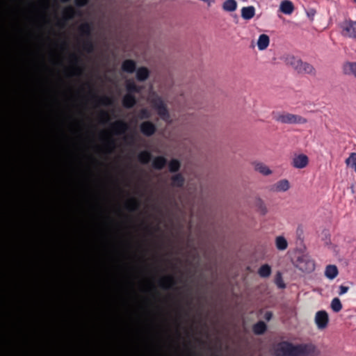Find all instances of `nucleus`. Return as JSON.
<instances>
[{
  "mask_svg": "<svg viewBox=\"0 0 356 356\" xmlns=\"http://www.w3.org/2000/svg\"><path fill=\"white\" fill-rule=\"evenodd\" d=\"M339 289H340V291L339 292V294L343 295L348 291L349 288L348 286L341 285V286H340Z\"/></svg>",
  "mask_w": 356,
  "mask_h": 356,
  "instance_id": "nucleus-48",
  "label": "nucleus"
},
{
  "mask_svg": "<svg viewBox=\"0 0 356 356\" xmlns=\"http://www.w3.org/2000/svg\"><path fill=\"white\" fill-rule=\"evenodd\" d=\"M127 94L138 93L141 91L142 87L137 86L133 81H127L126 83Z\"/></svg>",
  "mask_w": 356,
  "mask_h": 356,
  "instance_id": "nucleus-28",
  "label": "nucleus"
},
{
  "mask_svg": "<svg viewBox=\"0 0 356 356\" xmlns=\"http://www.w3.org/2000/svg\"><path fill=\"white\" fill-rule=\"evenodd\" d=\"M167 164V159L163 156L155 157L152 161V167L156 170H162Z\"/></svg>",
  "mask_w": 356,
  "mask_h": 356,
  "instance_id": "nucleus-22",
  "label": "nucleus"
},
{
  "mask_svg": "<svg viewBox=\"0 0 356 356\" xmlns=\"http://www.w3.org/2000/svg\"><path fill=\"white\" fill-rule=\"evenodd\" d=\"M170 179V185L172 187L181 188L183 187L185 183V179L184 176L180 173L172 176Z\"/></svg>",
  "mask_w": 356,
  "mask_h": 356,
  "instance_id": "nucleus-20",
  "label": "nucleus"
},
{
  "mask_svg": "<svg viewBox=\"0 0 356 356\" xmlns=\"http://www.w3.org/2000/svg\"><path fill=\"white\" fill-rule=\"evenodd\" d=\"M54 245L51 241L44 239V238H39L37 241V247L40 248H49Z\"/></svg>",
  "mask_w": 356,
  "mask_h": 356,
  "instance_id": "nucleus-37",
  "label": "nucleus"
},
{
  "mask_svg": "<svg viewBox=\"0 0 356 356\" xmlns=\"http://www.w3.org/2000/svg\"><path fill=\"white\" fill-rule=\"evenodd\" d=\"M222 8L226 12H233L237 8V2L236 0H226L222 3Z\"/></svg>",
  "mask_w": 356,
  "mask_h": 356,
  "instance_id": "nucleus-27",
  "label": "nucleus"
},
{
  "mask_svg": "<svg viewBox=\"0 0 356 356\" xmlns=\"http://www.w3.org/2000/svg\"><path fill=\"white\" fill-rule=\"evenodd\" d=\"M70 59H71V61L72 62V63L74 65H76V67L74 68V71H75L74 74L79 75L82 71L81 68L79 67V66H77L81 62V59H80L79 56H78L76 54H72L70 55Z\"/></svg>",
  "mask_w": 356,
  "mask_h": 356,
  "instance_id": "nucleus-32",
  "label": "nucleus"
},
{
  "mask_svg": "<svg viewBox=\"0 0 356 356\" xmlns=\"http://www.w3.org/2000/svg\"><path fill=\"white\" fill-rule=\"evenodd\" d=\"M118 239L116 236H113L109 239L106 240L104 243V248L108 250L114 251L116 250L118 248L119 243Z\"/></svg>",
  "mask_w": 356,
  "mask_h": 356,
  "instance_id": "nucleus-23",
  "label": "nucleus"
},
{
  "mask_svg": "<svg viewBox=\"0 0 356 356\" xmlns=\"http://www.w3.org/2000/svg\"><path fill=\"white\" fill-rule=\"evenodd\" d=\"M267 329V326L266 323L264 321H259L257 323H255L252 327L253 332L255 334H264Z\"/></svg>",
  "mask_w": 356,
  "mask_h": 356,
  "instance_id": "nucleus-30",
  "label": "nucleus"
},
{
  "mask_svg": "<svg viewBox=\"0 0 356 356\" xmlns=\"http://www.w3.org/2000/svg\"><path fill=\"white\" fill-rule=\"evenodd\" d=\"M136 104V99L133 94H126L122 99V105L126 108H131Z\"/></svg>",
  "mask_w": 356,
  "mask_h": 356,
  "instance_id": "nucleus-21",
  "label": "nucleus"
},
{
  "mask_svg": "<svg viewBox=\"0 0 356 356\" xmlns=\"http://www.w3.org/2000/svg\"><path fill=\"white\" fill-rule=\"evenodd\" d=\"M126 209L129 211H135L139 207V202L135 198H131L125 204Z\"/></svg>",
  "mask_w": 356,
  "mask_h": 356,
  "instance_id": "nucleus-33",
  "label": "nucleus"
},
{
  "mask_svg": "<svg viewBox=\"0 0 356 356\" xmlns=\"http://www.w3.org/2000/svg\"><path fill=\"white\" fill-rule=\"evenodd\" d=\"M273 119L282 124H302L307 122V120L300 115L286 112L273 113Z\"/></svg>",
  "mask_w": 356,
  "mask_h": 356,
  "instance_id": "nucleus-5",
  "label": "nucleus"
},
{
  "mask_svg": "<svg viewBox=\"0 0 356 356\" xmlns=\"http://www.w3.org/2000/svg\"><path fill=\"white\" fill-rule=\"evenodd\" d=\"M331 308L334 312H339L342 309V304L338 298H334L331 302Z\"/></svg>",
  "mask_w": 356,
  "mask_h": 356,
  "instance_id": "nucleus-40",
  "label": "nucleus"
},
{
  "mask_svg": "<svg viewBox=\"0 0 356 356\" xmlns=\"http://www.w3.org/2000/svg\"><path fill=\"white\" fill-rule=\"evenodd\" d=\"M177 282L173 276H165L160 279L159 282V286L163 289H170L176 285Z\"/></svg>",
  "mask_w": 356,
  "mask_h": 356,
  "instance_id": "nucleus-13",
  "label": "nucleus"
},
{
  "mask_svg": "<svg viewBox=\"0 0 356 356\" xmlns=\"http://www.w3.org/2000/svg\"><path fill=\"white\" fill-rule=\"evenodd\" d=\"M101 118L105 120V122H107L109 120V115L108 113L106 111H102L100 113Z\"/></svg>",
  "mask_w": 356,
  "mask_h": 356,
  "instance_id": "nucleus-49",
  "label": "nucleus"
},
{
  "mask_svg": "<svg viewBox=\"0 0 356 356\" xmlns=\"http://www.w3.org/2000/svg\"><path fill=\"white\" fill-rule=\"evenodd\" d=\"M270 42V39L268 35L266 34H261L259 35L258 41H257V47L259 50H264L266 49Z\"/></svg>",
  "mask_w": 356,
  "mask_h": 356,
  "instance_id": "nucleus-25",
  "label": "nucleus"
},
{
  "mask_svg": "<svg viewBox=\"0 0 356 356\" xmlns=\"http://www.w3.org/2000/svg\"><path fill=\"white\" fill-rule=\"evenodd\" d=\"M178 251L190 263L191 267H199L202 259L209 261L215 256L214 247L209 241L198 238L196 242L190 234L185 244L179 247Z\"/></svg>",
  "mask_w": 356,
  "mask_h": 356,
  "instance_id": "nucleus-1",
  "label": "nucleus"
},
{
  "mask_svg": "<svg viewBox=\"0 0 356 356\" xmlns=\"http://www.w3.org/2000/svg\"><path fill=\"white\" fill-rule=\"evenodd\" d=\"M286 65L292 67L296 72L302 74L315 75L316 70L312 65L302 61L300 58L293 55H287L284 58Z\"/></svg>",
  "mask_w": 356,
  "mask_h": 356,
  "instance_id": "nucleus-4",
  "label": "nucleus"
},
{
  "mask_svg": "<svg viewBox=\"0 0 356 356\" xmlns=\"http://www.w3.org/2000/svg\"><path fill=\"white\" fill-rule=\"evenodd\" d=\"M345 74L352 75L356 78V62H346L343 65Z\"/></svg>",
  "mask_w": 356,
  "mask_h": 356,
  "instance_id": "nucleus-19",
  "label": "nucleus"
},
{
  "mask_svg": "<svg viewBox=\"0 0 356 356\" xmlns=\"http://www.w3.org/2000/svg\"><path fill=\"white\" fill-rule=\"evenodd\" d=\"M92 26L88 22L83 23L79 27V32L80 35L86 38H90L92 33Z\"/></svg>",
  "mask_w": 356,
  "mask_h": 356,
  "instance_id": "nucleus-16",
  "label": "nucleus"
},
{
  "mask_svg": "<svg viewBox=\"0 0 356 356\" xmlns=\"http://www.w3.org/2000/svg\"><path fill=\"white\" fill-rule=\"evenodd\" d=\"M168 168L170 172H177L181 168V163L179 160L173 159L169 162Z\"/></svg>",
  "mask_w": 356,
  "mask_h": 356,
  "instance_id": "nucleus-34",
  "label": "nucleus"
},
{
  "mask_svg": "<svg viewBox=\"0 0 356 356\" xmlns=\"http://www.w3.org/2000/svg\"><path fill=\"white\" fill-rule=\"evenodd\" d=\"M154 248L156 250H161L163 248V245L161 243H154Z\"/></svg>",
  "mask_w": 356,
  "mask_h": 356,
  "instance_id": "nucleus-54",
  "label": "nucleus"
},
{
  "mask_svg": "<svg viewBox=\"0 0 356 356\" xmlns=\"http://www.w3.org/2000/svg\"><path fill=\"white\" fill-rule=\"evenodd\" d=\"M149 71L145 67H140L136 70V79L139 81H144L148 79Z\"/></svg>",
  "mask_w": 356,
  "mask_h": 356,
  "instance_id": "nucleus-24",
  "label": "nucleus"
},
{
  "mask_svg": "<svg viewBox=\"0 0 356 356\" xmlns=\"http://www.w3.org/2000/svg\"><path fill=\"white\" fill-rule=\"evenodd\" d=\"M122 70L127 73H133L136 70V63L131 59L125 60L122 64Z\"/></svg>",
  "mask_w": 356,
  "mask_h": 356,
  "instance_id": "nucleus-18",
  "label": "nucleus"
},
{
  "mask_svg": "<svg viewBox=\"0 0 356 356\" xmlns=\"http://www.w3.org/2000/svg\"><path fill=\"white\" fill-rule=\"evenodd\" d=\"M260 267L266 268V267H270V266H268V264H263V265H261Z\"/></svg>",
  "mask_w": 356,
  "mask_h": 356,
  "instance_id": "nucleus-56",
  "label": "nucleus"
},
{
  "mask_svg": "<svg viewBox=\"0 0 356 356\" xmlns=\"http://www.w3.org/2000/svg\"><path fill=\"white\" fill-rule=\"evenodd\" d=\"M345 163L348 166H350L353 168L356 165V152L350 153L346 159Z\"/></svg>",
  "mask_w": 356,
  "mask_h": 356,
  "instance_id": "nucleus-41",
  "label": "nucleus"
},
{
  "mask_svg": "<svg viewBox=\"0 0 356 356\" xmlns=\"http://www.w3.org/2000/svg\"><path fill=\"white\" fill-rule=\"evenodd\" d=\"M106 145L109 147H113L114 146V141L113 140L109 139L106 143Z\"/></svg>",
  "mask_w": 356,
  "mask_h": 356,
  "instance_id": "nucleus-53",
  "label": "nucleus"
},
{
  "mask_svg": "<svg viewBox=\"0 0 356 356\" xmlns=\"http://www.w3.org/2000/svg\"><path fill=\"white\" fill-rule=\"evenodd\" d=\"M338 274V268H326L325 272V275L330 280L335 278Z\"/></svg>",
  "mask_w": 356,
  "mask_h": 356,
  "instance_id": "nucleus-42",
  "label": "nucleus"
},
{
  "mask_svg": "<svg viewBox=\"0 0 356 356\" xmlns=\"http://www.w3.org/2000/svg\"><path fill=\"white\" fill-rule=\"evenodd\" d=\"M74 2L76 7L81 8L86 6L88 3L89 0H74Z\"/></svg>",
  "mask_w": 356,
  "mask_h": 356,
  "instance_id": "nucleus-46",
  "label": "nucleus"
},
{
  "mask_svg": "<svg viewBox=\"0 0 356 356\" xmlns=\"http://www.w3.org/2000/svg\"><path fill=\"white\" fill-rule=\"evenodd\" d=\"M272 313L270 312H267L266 314H265V319L267 320V321H270L272 318Z\"/></svg>",
  "mask_w": 356,
  "mask_h": 356,
  "instance_id": "nucleus-51",
  "label": "nucleus"
},
{
  "mask_svg": "<svg viewBox=\"0 0 356 356\" xmlns=\"http://www.w3.org/2000/svg\"><path fill=\"white\" fill-rule=\"evenodd\" d=\"M128 128L127 123L123 120H117L111 124V129L115 134H124Z\"/></svg>",
  "mask_w": 356,
  "mask_h": 356,
  "instance_id": "nucleus-14",
  "label": "nucleus"
},
{
  "mask_svg": "<svg viewBox=\"0 0 356 356\" xmlns=\"http://www.w3.org/2000/svg\"><path fill=\"white\" fill-rule=\"evenodd\" d=\"M280 10L286 15H291L294 10V6L289 0H284L280 6Z\"/></svg>",
  "mask_w": 356,
  "mask_h": 356,
  "instance_id": "nucleus-15",
  "label": "nucleus"
},
{
  "mask_svg": "<svg viewBox=\"0 0 356 356\" xmlns=\"http://www.w3.org/2000/svg\"><path fill=\"white\" fill-rule=\"evenodd\" d=\"M140 130L146 136H152L156 131L155 124L150 121H145L140 124Z\"/></svg>",
  "mask_w": 356,
  "mask_h": 356,
  "instance_id": "nucleus-11",
  "label": "nucleus"
},
{
  "mask_svg": "<svg viewBox=\"0 0 356 356\" xmlns=\"http://www.w3.org/2000/svg\"><path fill=\"white\" fill-rule=\"evenodd\" d=\"M145 229L149 236H152L154 235L153 232L149 227L146 226Z\"/></svg>",
  "mask_w": 356,
  "mask_h": 356,
  "instance_id": "nucleus-52",
  "label": "nucleus"
},
{
  "mask_svg": "<svg viewBox=\"0 0 356 356\" xmlns=\"http://www.w3.org/2000/svg\"><path fill=\"white\" fill-rule=\"evenodd\" d=\"M326 267L331 268V267H337V266L335 265L328 264L326 266Z\"/></svg>",
  "mask_w": 356,
  "mask_h": 356,
  "instance_id": "nucleus-55",
  "label": "nucleus"
},
{
  "mask_svg": "<svg viewBox=\"0 0 356 356\" xmlns=\"http://www.w3.org/2000/svg\"><path fill=\"white\" fill-rule=\"evenodd\" d=\"M63 3L69 2L70 0H60Z\"/></svg>",
  "mask_w": 356,
  "mask_h": 356,
  "instance_id": "nucleus-57",
  "label": "nucleus"
},
{
  "mask_svg": "<svg viewBox=\"0 0 356 356\" xmlns=\"http://www.w3.org/2000/svg\"><path fill=\"white\" fill-rule=\"evenodd\" d=\"M83 49L87 53H92L94 51V44L91 38H86L82 44Z\"/></svg>",
  "mask_w": 356,
  "mask_h": 356,
  "instance_id": "nucleus-36",
  "label": "nucleus"
},
{
  "mask_svg": "<svg viewBox=\"0 0 356 356\" xmlns=\"http://www.w3.org/2000/svg\"><path fill=\"white\" fill-rule=\"evenodd\" d=\"M275 283L279 289H283L286 288V284L283 280L282 273L280 271H278L275 275Z\"/></svg>",
  "mask_w": 356,
  "mask_h": 356,
  "instance_id": "nucleus-39",
  "label": "nucleus"
},
{
  "mask_svg": "<svg viewBox=\"0 0 356 356\" xmlns=\"http://www.w3.org/2000/svg\"><path fill=\"white\" fill-rule=\"evenodd\" d=\"M275 356H316V349L312 343L293 345L288 341H282L273 347Z\"/></svg>",
  "mask_w": 356,
  "mask_h": 356,
  "instance_id": "nucleus-3",
  "label": "nucleus"
},
{
  "mask_svg": "<svg viewBox=\"0 0 356 356\" xmlns=\"http://www.w3.org/2000/svg\"><path fill=\"white\" fill-rule=\"evenodd\" d=\"M149 102L152 108L157 111L159 117L163 120L168 122L170 120V116L167 106L162 98L154 94L151 97Z\"/></svg>",
  "mask_w": 356,
  "mask_h": 356,
  "instance_id": "nucleus-6",
  "label": "nucleus"
},
{
  "mask_svg": "<svg viewBox=\"0 0 356 356\" xmlns=\"http://www.w3.org/2000/svg\"><path fill=\"white\" fill-rule=\"evenodd\" d=\"M354 169V170L356 172V165L355 166H353V168Z\"/></svg>",
  "mask_w": 356,
  "mask_h": 356,
  "instance_id": "nucleus-58",
  "label": "nucleus"
},
{
  "mask_svg": "<svg viewBox=\"0 0 356 356\" xmlns=\"http://www.w3.org/2000/svg\"><path fill=\"white\" fill-rule=\"evenodd\" d=\"M152 157V154L147 150L140 152L138 155V160L142 164H147L149 163Z\"/></svg>",
  "mask_w": 356,
  "mask_h": 356,
  "instance_id": "nucleus-26",
  "label": "nucleus"
},
{
  "mask_svg": "<svg viewBox=\"0 0 356 356\" xmlns=\"http://www.w3.org/2000/svg\"><path fill=\"white\" fill-rule=\"evenodd\" d=\"M129 235H130V238H129V248L130 251L131 252L134 249L133 235L131 233H130Z\"/></svg>",
  "mask_w": 356,
  "mask_h": 356,
  "instance_id": "nucleus-50",
  "label": "nucleus"
},
{
  "mask_svg": "<svg viewBox=\"0 0 356 356\" xmlns=\"http://www.w3.org/2000/svg\"><path fill=\"white\" fill-rule=\"evenodd\" d=\"M271 273V268H259V274L261 277H267Z\"/></svg>",
  "mask_w": 356,
  "mask_h": 356,
  "instance_id": "nucleus-45",
  "label": "nucleus"
},
{
  "mask_svg": "<svg viewBox=\"0 0 356 356\" xmlns=\"http://www.w3.org/2000/svg\"><path fill=\"white\" fill-rule=\"evenodd\" d=\"M255 170L264 175H268L271 174V170L263 163H257L255 165Z\"/></svg>",
  "mask_w": 356,
  "mask_h": 356,
  "instance_id": "nucleus-38",
  "label": "nucleus"
},
{
  "mask_svg": "<svg viewBox=\"0 0 356 356\" xmlns=\"http://www.w3.org/2000/svg\"><path fill=\"white\" fill-rule=\"evenodd\" d=\"M341 28L343 36L356 39V21L346 20L341 24Z\"/></svg>",
  "mask_w": 356,
  "mask_h": 356,
  "instance_id": "nucleus-8",
  "label": "nucleus"
},
{
  "mask_svg": "<svg viewBox=\"0 0 356 356\" xmlns=\"http://www.w3.org/2000/svg\"><path fill=\"white\" fill-rule=\"evenodd\" d=\"M257 207L262 215H265L267 213L266 207L261 200L259 199L257 201Z\"/></svg>",
  "mask_w": 356,
  "mask_h": 356,
  "instance_id": "nucleus-44",
  "label": "nucleus"
},
{
  "mask_svg": "<svg viewBox=\"0 0 356 356\" xmlns=\"http://www.w3.org/2000/svg\"><path fill=\"white\" fill-rule=\"evenodd\" d=\"M92 98L97 100L99 104L108 106L112 103L111 98L107 96L98 97L95 94H92Z\"/></svg>",
  "mask_w": 356,
  "mask_h": 356,
  "instance_id": "nucleus-35",
  "label": "nucleus"
},
{
  "mask_svg": "<svg viewBox=\"0 0 356 356\" xmlns=\"http://www.w3.org/2000/svg\"><path fill=\"white\" fill-rule=\"evenodd\" d=\"M255 15V8L252 6L243 7L241 9V17L243 19L250 20Z\"/></svg>",
  "mask_w": 356,
  "mask_h": 356,
  "instance_id": "nucleus-17",
  "label": "nucleus"
},
{
  "mask_svg": "<svg viewBox=\"0 0 356 356\" xmlns=\"http://www.w3.org/2000/svg\"><path fill=\"white\" fill-rule=\"evenodd\" d=\"M293 259L296 267H315L316 266L314 260L307 254L298 252Z\"/></svg>",
  "mask_w": 356,
  "mask_h": 356,
  "instance_id": "nucleus-7",
  "label": "nucleus"
},
{
  "mask_svg": "<svg viewBox=\"0 0 356 356\" xmlns=\"http://www.w3.org/2000/svg\"><path fill=\"white\" fill-rule=\"evenodd\" d=\"M353 1L356 3V0H353Z\"/></svg>",
  "mask_w": 356,
  "mask_h": 356,
  "instance_id": "nucleus-59",
  "label": "nucleus"
},
{
  "mask_svg": "<svg viewBox=\"0 0 356 356\" xmlns=\"http://www.w3.org/2000/svg\"><path fill=\"white\" fill-rule=\"evenodd\" d=\"M80 15L72 6L66 7L63 11V17L61 19L58 20L57 26L63 27L65 22L74 18L76 15Z\"/></svg>",
  "mask_w": 356,
  "mask_h": 356,
  "instance_id": "nucleus-9",
  "label": "nucleus"
},
{
  "mask_svg": "<svg viewBox=\"0 0 356 356\" xmlns=\"http://www.w3.org/2000/svg\"><path fill=\"white\" fill-rule=\"evenodd\" d=\"M51 285L47 281H37L34 285L37 304V321L40 330H44L47 316V300Z\"/></svg>",
  "mask_w": 356,
  "mask_h": 356,
  "instance_id": "nucleus-2",
  "label": "nucleus"
},
{
  "mask_svg": "<svg viewBox=\"0 0 356 356\" xmlns=\"http://www.w3.org/2000/svg\"><path fill=\"white\" fill-rule=\"evenodd\" d=\"M136 250L140 252H145L147 250V248L144 244L138 243L136 245Z\"/></svg>",
  "mask_w": 356,
  "mask_h": 356,
  "instance_id": "nucleus-47",
  "label": "nucleus"
},
{
  "mask_svg": "<svg viewBox=\"0 0 356 356\" xmlns=\"http://www.w3.org/2000/svg\"><path fill=\"white\" fill-rule=\"evenodd\" d=\"M150 117V112L147 108L140 109L138 114V118L140 120L149 119Z\"/></svg>",
  "mask_w": 356,
  "mask_h": 356,
  "instance_id": "nucleus-43",
  "label": "nucleus"
},
{
  "mask_svg": "<svg viewBox=\"0 0 356 356\" xmlns=\"http://www.w3.org/2000/svg\"><path fill=\"white\" fill-rule=\"evenodd\" d=\"M329 323V316L327 313L324 310L318 311L315 315V323L320 330L327 327Z\"/></svg>",
  "mask_w": 356,
  "mask_h": 356,
  "instance_id": "nucleus-10",
  "label": "nucleus"
},
{
  "mask_svg": "<svg viewBox=\"0 0 356 356\" xmlns=\"http://www.w3.org/2000/svg\"><path fill=\"white\" fill-rule=\"evenodd\" d=\"M275 246L278 250L283 251L287 248L288 242L284 236H279L275 238Z\"/></svg>",
  "mask_w": 356,
  "mask_h": 356,
  "instance_id": "nucleus-29",
  "label": "nucleus"
},
{
  "mask_svg": "<svg viewBox=\"0 0 356 356\" xmlns=\"http://www.w3.org/2000/svg\"><path fill=\"white\" fill-rule=\"evenodd\" d=\"M290 187V184L288 180L286 179H282L279 181H277L275 185V189L276 191H286L289 190Z\"/></svg>",
  "mask_w": 356,
  "mask_h": 356,
  "instance_id": "nucleus-31",
  "label": "nucleus"
},
{
  "mask_svg": "<svg viewBox=\"0 0 356 356\" xmlns=\"http://www.w3.org/2000/svg\"><path fill=\"white\" fill-rule=\"evenodd\" d=\"M309 163V159L307 156L303 154H300L298 156H296L292 161V165L298 169H302L305 168Z\"/></svg>",
  "mask_w": 356,
  "mask_h": 356,
  "instance_id": "nucleus-12",
  "label": "nucleus"
}]
</instances>
